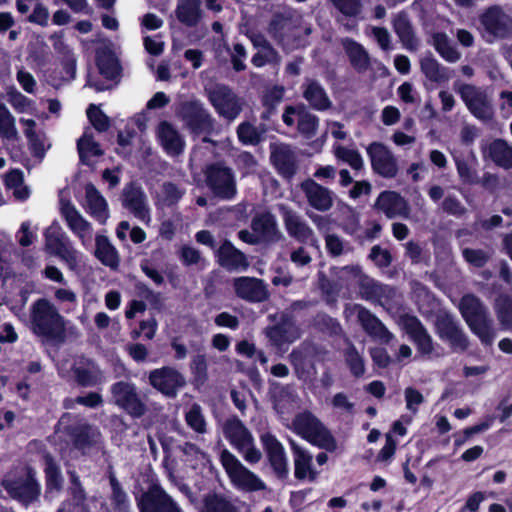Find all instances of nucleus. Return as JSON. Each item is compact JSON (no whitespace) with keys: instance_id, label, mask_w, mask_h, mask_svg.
<instances>
[{"instance_id":"1","label":"nucleus","mask_w":512,"mask_h":512,"mask_svg":"<svg viewBox=\"0 0 512 512\" xmlns=\"http://www.w3.org/2000/svg\"><path fill=\"white\" fill-rule=\"evenodd\" d=\"M267 31L285 51H292L306 45L303 36H309L312 28L304 25L303 16L296 10L287 8L273 14Z\"/></svg>"},{"instance_id":"2","label":"nucleus","mask_w":512,"mask_h":512,"mask_svg":"<svg viewBox=\"0 0 512 512\" xmlns=\"http://www.w3.org/2000/svg\"><path fill=\"white\" fill-rule=\"evenodd\" d=\"M30 329L44 341L62 344L66 340V321L58 309L45 298L38 299L30 309Z\"/></svg>"},{"instance_id":"3","label":"nucleus","mask_w":512,"mask_h":512,"mask_svg":"<svg viewBox=\"0 0 512 512\" xmlns=\"http://www.w3.org/2000/svg\"><path fill=\"white\" fill-rule=\"evenodd\" d=\"M459 311L470 330L485 346L496 338V328L488 307L474 294L464 295L459 302Z\"/></svg>"},{"instance_id":"4","label":"nucleus","mask_w":512,"mask_h":512,"mask_svg":"<svg viewBox=\"0 0 512 512\" xmlns=\"http://www.w3.org/2000/svg\"><path fill=\"white\" fill-rule=\"evenodd\" d=\"M175 115L193 136L211 135L216 131V119L197 98L178 102L175 106Z\"/></svg>"},{"instance_id":"5","label":"nucleus","mask_w":512,"mask_h":512,"mask_svg":"<svg viewBox=\"0 0 512 512\" xmlns=\"http://www.w3.org/2000/svg\"><path fill=\"white\" fill-rule=\"evenodd\" d=\"M204 93L217 115L228 123L235 121L244 109L245 100L226 84L205 86Z\"/></svg>"},{"instance_id":"6","label":"nucleus","mask_w":512,"mask_h":512,"mask_svg":"<svg viewBox=\"0 0 512 512\" xmlns=\"http://www.w3.org/2000/svg\"><path fill=\"white\" fill-rule=\"evenodd\" d=\"M478 30L487 43L512 39V16L500 5H491L479 15Z\"/></svg>"},{"instance_id":"7","label":"nucleus","mask_w":512,"mask_h":512,"mask_svg":"<svg viewBox=\"0 0 512 512\" xmlns=\"http://www.w3.org/2000/svg\"><path fill=\"white\" fill-rule=\"evenodd\" d=\"M292 427L297 434L321 449L332 452L337 448L330 431L310 412L296 415Z\"/></svg>"},{"instance_id":"8","label":"nucleus","mask_w":512,"mask_h":512,"mask_svg":"<svg viewBox=\"0 0 512 512\" xmlns=\"http://www.w3.org/2000/svg\"><path fill=\"white\" fill-rule=\"evenodd\" d=\"M222 431L230 444L244 454L246 461L250 463L260 461L262 454L254 446V438L238 417L234 416L226 419L222 425Z\"/></svg>"},{"instance_id":"9","label":"nucleus","mask_w":512,"mask_h":512,"mask_svg":"<svg viewBox=\"0 0 512 512\" xmlns=\"http://www.w3.org/2000/svg\"><path fill=\"white\" fill-rule=\"evenodd\" d=\"M205 182L212 194L221 200H231L237 194V181L234 170L224 163L208 165L204 171Z\"/></svg>"},{"instance_id":"10","label":"nucleus","mask_w":512,"mask_h":512,"mask_svg":"<svg viewBox=\"0 0 512 512\" xmlns=\"http://www.w3.org/2000/svg\"><path fill=\"white\" fill-rule=\"evenodd\" d=\"M45 249L51 255L63 260L71 270L78 267L77 251L72 247L66 233L57 222H53L44 232Z\"/></svg>"},{"instance_id":"11","label":"nucleus","mask_w":512,"mask_h":512,"mask_svg":"<svg viewBox=\"0 0 512 512\" xmlns=\"http://www.w3.org/2000/svg\"><path fill=\"white\" fill-rule=\"evenodd\" d=\"M220 460L232 483L239 489L252 492L266 489V485L228 450L221 452Z\"/></svg>"},{"instance_id":"12","label":"nucleus","mask_w":512,"mask_h":512,"mask_svg":"<svg viewBox=\"0 0 512 512\" xmlns=\"http://www.w3.org/2000/svg\"><path fill=\"white\" fill-rule=\"evenodd\" d=\"M114 403L133 418H141L148 410L136 386L127 381H118L111 386Z\"/></svg>"},{"instance_id":"13","label":"nucleus","mask_w":512,"mask_h":512,"mask_svg":"<svg viewBox=\"0 0 512 512\" xmlns=\"http://www.w3.org/2000/svg\"><path fill=\"white\" fill-rule=\"evenodd\" d=\"M148 382L155 390L169 398L176 397L178 391L186 385L183 374L172 366H164L150 371Z\"/></svg>"},{"instance_id":"14","label":"nucleus","mask_w":512,"mask_h":512,"mask_svg":"<svg viewBox=\"0 0 512 512\" xmlns=\"http://www.w3.org/2000/svg\"><path fill=\"white\" fill-rule=\"evenodd\" d=\"M435 329L439 338L447 341L453 350L464 352L468 349L469 338L452 315L447 313L437 315Z\"/></svg>"},{"instance_id":"15","label":"nucleus","mask_w":512,"mask_h":512,"mask_svg":"<svg viewBox=\"0 0 512 512\" xmlns=\"http://www.w3.org/2000/svg\"><path fill=\"white\" fill-rule=\"evenodd\" d=\"M140 512H182L177 503L159 485H151L137 499Z\"/></svg>"},{"instance_id":"16","label":"nucleus","mask_w":512,"mask_h":512,"mask_svg":"<svg viewBox=\"0 0 512 512\" xmlns=\"http://www.w3.org/2000/svg\"><path fill=\"white\" fill-rule=\"evenodd\" d=\"M366 150L376 174L388 179L397 176V159L387 146L381 142H372Z\"/></svg>"},{"instance_id":"17","label":"nucleus","mask_w":512,"mask_h":512,"mask_svg":"<svg viewBox=\"0 0 512 512\" xmlns=\"http://www.w3.org/2000/svg\"><path fill=\"white\" fill-rule=\"evenodd\" d=\"M459 94L469 111L482 121L491 120L493 108L486 92L474 85L464 84L459 89Z\"/></svg>"},{"instance_id":"18","label":"nucleus","mask_w":512,"mask_h":512,"mask_svg":"<svg viewBox=\"0 0 512 512\" xmlns=\"http://www.w3.org/2000/svg\"><path fill=\"white\" fill-rule=\"evenodd\" d=\"M1 484L12 498L24 505L36 501L40 495V486L30 472L25 477L17 479L5 478Z\"/></svg>"},{"instance_id":"19","label":"nucleus","mask_w":512,"mask_h":512,"mask_svg":"<svg viewBox=\"0 0 512 512\" xmlns=\"http://www.w3.org/2000/svg\"><path fill=\"white\" fill-rule=\"evenodd\" d=\"M120 200L122 206L143 222L150 221V209L147 196L142 187L136 182H129L123 188Z\"/></svg>"},{"instance_id":"20","label":"nucleus","mask_w":512,"mask_h":512,"mask_svg":"<svg viewBox=\"0 0 512 512\" xmlns=\"http://www.w3.org/2000/svg\"><path fill=\"white\" fill-rule=\"evenodd\" d=\"M352 311L356 313L358 323L371 339L383 344H388L393 339V334L383 322L366 307L354 304Z\"/></svg>"},{"instance_id":"21","label":"nucleus","mask_w":512,"mask_h":512,"mask_svg":"<svg viewBox=\"0 0 512 512\" xmlns=\"http://www.w3.org/2000/svg\"><path fill=\"white\" fill-rule=\"evenodd\" d=\"M60 212L69 229L80 239L83 245H87L92 239V225L70 201H61Z\"/></svg>"},{"instance_id":"22","label":"nucleus","mask_w":512,"mask_h":512,"mask_svg":"<svg viewBox=\"0 0 512 512\" xmlns=\"http://www.w3.org/2000/svg\"><path fill=\"white\" fill-rule=\"evenodd\" d=\"M233 288L235 294L247 302L260 303L269 298L267 285L255 277H237L233 279Z\"/></svg>"},{"instance_id":"23","label":"nucleus","mask_w":512,"mask_h":512,"mask_svg":"<svg viewBox=\"0 0 512 512\" xmlns=\"http://www.w3.org/2000/svg\"><path fill=\"white\" fill-rule=\"evenodd\" d=\"M278 209L282 216L285 229L290 237L300 243H306L314 237L312 228L298 212L284 204H280Z\"/></svg>"},{"instance_id":"24","label":"nucleus","mask_w":512,"mask_h":512,"mask_svg":"<svg viewBox=\"0 0 512 512\" xmlns=\"http://www.w3.org/2000/svg\"><path fill=\"white\" fill-rule=\"evenodd\" d=\"M308 204L319 212L329 211L334 204V193L313 179H306L300 184Z\"/></svg>"},{"instance_id":"25","label":"nucleus","mask_w":512,"mask_h":512,"mask_svg":"<svg viewBox=\"0 0 512 512\" xmlns=\"http://www.w3.org/2000/svg\"><path fill=\"white\" fill-rule=\"evenodd\" d=\"M357 284L362 299L381 306L395 296L396 291L393 287L382 284L366 274L360 276Z\"/></svg>"},{"instance_id":"26","label":"nucleus","mask_w":512,"mask_h":512,"mask_svg":"<svg viewBox=\"0 0 512 512\" xmlns=\"http://www.w3.org/2000/svg\"><path fill=\"white\" fill-rule=\"evenodd\" d=\"M66 433L70 437L73 446L85 451L101 443V433L97 427L87 422H77L66 427Z\"/></svg>"},{"instance_id":"27","label":"nucleus","mask_w":512,"mask_h":512,"mask_svg":"<svg viewBox=\"0 0 512 512\" xmlns=\"http://www.w3.org/2000/svg\"><path fill=\"white\" fill-rule=\"evenodd\" d=\"M271 161L279 174L284 178L291 179L297 172L298 163L295 151L288 144H272Z\"/></svg>"},{"instance_id":"28","label":"nucleus","mask_w":512,"mask_h":512,"mask_svg":"<svg viewBox=\"0 0 512 512\" xmlns=\"http://www.w3.org/2000/svg\"><path fill=\"white\" fill-rule=\"evenodd\" d=\"M275 474L284 479L288 474L287 458L282 444L269 432L260 437Z\"/></svg>"},{"instance_id":"29","label":"nucleus","mask_w":512,"mask_h":512,"mask_svg":"<svg viewBox=\"0 0 512 512\" xmlns=\"http://www.w3.org/2000/svg\"><path fill=\"white\" fill-rule=\"evenodd\" d=\"M85 209L100 225H105L110 217L108 202L93 183L85 185Z\"/></svg>"},{"instance_id":"30","label":"nucleus","mask_w":512,"mask_h":512,"mask_svg":"<svg viewBox=\"0 0 512 512\" xmlns=\"http://www.w3.org/2000/svg\"><path fill=\"white\" fill-rule=\"evenodd\" d=\"M392 27L405 49L409 51H416L418 49L420 41L407 12L401 11L394 15Z\"/></svg>"},{"instance_id":"31","label":"nucleus","mask_w":512,"mask_h":512,"mask_svg":"<svg viewBox=\"0 0 512 512\" xmlns=\"http://www.w3.org/2000/svg\"><path fill=\"white\" fill-rule=\"evenodd\" d=\"M265 333L270 342L276 347H281L285 343H292L299 338L298 330L292 318L287 314H282L280 321L274 326L268 327Z\"/></svg>"},{"instance_id":"32","label":"nucleus","mask_w":512,"mask_h":512,"mask_svg":"<svg viewBox=\"0 0 512 512\" xmlns=\"http://www.w3.org/2000/svg\"><path fill=\"white\" fill-rule=\"evenodd\" d=\"M157 136L163 149L171 156L183 153L185 141L180 132L168 121H161L157 127Z\"/></svg>"},{"instance_id":"33","label":"nucleus","mask_w":512,"mask_h":512,"mask_svg":"<svg viewBox=\"0 0 512 512\" xmlns=\"http://www.w3.org/2000/svg\"><path fill=\"white\" fill-rule=\"evenodd\" d=\"M403 324L407 334L415 342L418 351L423 355H430L434 350L433 340L419 319L414 316H407L404 318Z\"/></svg>"},{"instance_id":"34","label":"nucleus","mask_w":512,"mask_h":512,"mask_svg":"<svg viewBox=\"0 0 512 512\" xmlns=\"http://www.w3.org/2000/svg\"><path fill=\"white\" fill-rule=\"evenodd\" d=\"M218 263L228 271L246 269L249 265L246 255L234 247L229 240H224L216 250Z\"/></svg>"},{"instance_id":"35","label":"nucleus","mask_w":512,"mask_h":512,"mask_svg":"<svg viewBox=\"0 0 512 512\" xmlns=\"http://www.w3.org/2000/svg\"><path fill=\"white\" fill-rule=\"evenodd\" d=\"M293 455H294V475L298 480L308 478L310 481H315L318 472L313 468L312 455L298 445L294 440H289Z\"/></svg>"},{"instance_id":"36","label":"nucleus","mask_w":512,"mask_h":512,"mask_svg":"<svg viewBox=\"0 0 512 512\" xmlns=\"http://www.w3.org/2000/svg\"><path fill=\"white\" fill-rule=\"evenodd\" d=\"M341 45L352 68L360 74L367 72L371 66L368 51L360 43L348 37L341 40Z\"/></svg>"},{"instance_id":"37","label":"nucleus","mask_w":512,"mask_h":512,"mask_svg":"<svg viewBox=\"0 0 512 512\" xmlns=\"http://www.w3.org/2000/svg\"><path fill=\"white\" fill-rule=\"evenodd\" d=\"M251 229L261 237L263 242H277L283 238L282 233L278 230L275 216L270 212L253 217Z\"/></svg>"},{"instance_id":"38","label":"nucleus","mask_w":512,"mask_h":512,"mask_svg":"<svg viewBox=\"0 0 512 512\" xmlns=\"http://www.w3.org/2000/svg\"><path fill=\"white\" fill-rule=\"evenodd\" d=\"M302 88L303 98L309 103L312 109L316 111H326L332 107V101L323 86L317 80L306 79Z\"/></svg>"},{"instance_id":"39","label":"nucleus","mask_w":512,"mask_h":512,"mask_svg":"<svg viewBox=\"0 0 512 512\" xmlns=\"http://www.w3.org/2000/svg\"><path fill=\"white\" fill-rule=\"evenodd\" d=\"M316 346L310 342H303L297 348H294L288 355V359L293 366L296 377L300 380L308 376L307 366L316 353Z\"/></svg>"},{"instance_id":"40","label":"nucleus","mask_w":512,"mask_h":512,"mask_svg":"<svg viewBox=\"0 0 512 512\" xmlns=\"http://www.w3.org/2000/svg\"><path fill=\"white\" fill-rule=\"evenodd\" d=\"M201 0H178L175 16L186 27H196L202 20L204 12Z\"/></svg>"},{"instance_id":"41","label":"nucleus","mask_w":512,"mask_h":512,"mask_svg":"<svg viewBox=\"0 0 512 512\" xmlns=\"http://www.w3.org/2000/svg\"><path fill=\"white\" fill-rule=\"evenodd\" d=\"M375 207L385 213L388 218H394L404 208V199L396 192H382L375 203Z\"/></svg>"},{"instance_id":"42","label":"nucleus","mask_w":512,"mask_h":512,"mask_svg":"<svg viewBox=\"0 0 512 512\" xmlns=\"http://www.w3.org/2000/svg\"><path fill=\"white\" fill-rule=\"evenodd\" d=\"M95 242V256L97 259L105 266L116 269L119 265V257L109 239L104 235H97Z\"/></svg>"},{"instance_id":"43","label":"nucleus","mask_w":512,"mask_h":512,"mask_svg":"<svg viewBox=\"0 0 512 512\" xmlns=\"http://www.w3.org/2000/svg\"><path fill=\"white\" fill-rule=\"evenodd\" d=\"M200 512H239V509L226 496L209 493L203 498Z\"/></svg>"},{"instance_id":"44","label":"nucleus","mask_w":512,"mask_h":512,"mask_svg":"<svg viewBox=\"0 0 512 512\" xmlns=\"http://www.w3.org/2000/svg\"><path fill=\"white\" fill-rule=\"evenodd\" d=\"M489 156L492 161L504 168H512V146L502 139H497L489 145Z\"/></svg>"},{"instance_id":"45","label":"nucleus","mask_w":512,"mask_h":512,"mask_svg":"<svg viewBox=\"0 0 512 512\" xmlns=\"http://www.w3.org/2000/svg\"><path fill=\"white\" fill-rule=\"evenodd\" d=\"M346 348L343 352L345 363L349 367L351 374L355 377H361L365 373V361L360 355L355 345L348 338H344Z\"/></svg>"},{"instance_id":"46","label":"nucleus","mask_w":512,"mask_h":512,"mask_svg":"<svg viewBox=\"0 0 512 512\" xmlns=\"http://www.w3.org/2000/svg\"><path fill=\"white\" fill-rule=\"evenodd\" d=\"M493 307L501 329L512 330V298L501 294L495 299Z\"/></svg>"},{"instance_id":"47","label":"nucleus","mask_w":512,"mask_h":512,"mask_svg":"<svg viewBox=\"0 0 512 512\" xmlns=\"http://www.w3.org/2000/svg\"><path fill=\"white\" fill-rule=\"evenodd\" d=\"M267 132V128L264 124L254 126L250 122H242L237 127V136L240 142L245 145H258Z\"/></svg>"},{"instance_id":"48","label":"nucleus","mask_w":512,"mask_h":512,"mask_svg":"<svg viewBox=\"0 0 512 512\" xmlns=\"http://www.w3.org/2000/svg\"><path fill=\"white\" fill-rule=\"evenodd\" d=\"M420 68L424 75L432 82L442 83L450 78L447 69L441 66L432 56L422 58Z\"/></svg>"},{"instance_id":"49","label":"nucleus","mask_w":512,"mask_h":512,"mask_svg":"<svg viewBox=\"0 0 512 512\" xmlns=\"http://www.w3.org/2000/svg\"><path fill=\"white\" fill-rule=\"evenodd\" d=\"M319 127V118L308 111L304 105H300L297 130L305 139H312Z\"/></svg>"},{"instance_id":"50","label":"nucleus","mask_w":512,"mask_h":512,"mask_svg":"<svg viewBox=\"0 0 512 512\" xmlns=\"http://www.w3.org/2000/svg\"><path fill=\"white\" fill-rule=\"evenodd\" d=\"M77 149L80 160L85 165H91L90 158L92 156L99 157L104 154L99 143L94 141L93 136L87 132L78 140Z\"/></svg>"},{"instance_id":"51","label":"nucleus","mask_w":512,"mask_h":512,"mask_svg":"<svg viewBox=\"0 0 512 512\" xmlns=\"http://www.w3.org/2000/svg\"><path fill=\"white\" fill-rule=\"evenodd\" d=\"M432 39L434 48L446 61L454 63L460 59V53L451 45L445 33H435Z\"/></svg>"},{"instance_id":"52","label":"nucleus","mask_w":512,"mask_h":512,"mask_svg":"<svg viewBox=\"0 0 512 512\" xmlns=\"http://www.w3.org/2000/svg\"><path fill=\"white\" fill-rule=\"evenodd\" d=\"M284 96V88L281 86H274L266 91L262 97V104L265 111L261 114L263 120H269L271 115L274 114L276 107L280 104Z\"/></svg>"},{"instance_id":"53","label":"nucleus","mask_w":512,"mask_h":512,"mask_svg":"<svg viewBox=\"0 0 512 512\" xmlns=\"http://www.w3.org/2000/svg\"><path fill=\"white\" fill-rule=\"evenodd\" d=\"M160 202L167 207H173L179 203L185 194V189L173 182H164L161 186Z\"/></svg>"},{"instance_id":"54","label":"nucleus","mask_w":512,"mask_h":512,"mask_svg":"<svg viewBox=\"0 0 512 512\" xmlns=\"http://www.w3.org/2000/svg\"><path fill=\"white\" fill-rule=\"evenodd\" d=\"M314 325L318 330L327 333L330 336H339L343 334L341 324L336 319L325 313H319L315 316Z\"/></svg>"},{"instance_id":"55","label":"nucleus","mask_w":512,"mask_h":512,"mask_svg":"<svg viewBox=\"0 0 512 512\" xmlns=\"http://www.w3.org/2000/svg\"><path fill=\"white\" fill-rule=\"evenodd\" d=\"M334 155L338 160L347 163L355 170H361L363 168V159L357 150L349 149L342 145H336L334 147Z\"/></svg>"},{"instance_id":"56","label":"nucleus","mask_w":512,"mask_h":512,"mask_svg":"<svg viewBox=\"0 0 512 512\" xmlns=\"http://www.w3.org/2000/svg\"><path fill=\"white\" fill-rule=\"evenodd\" d=\"M0 136L6 139L17 138L15 118L3 103H0Z\"/></svg>"},{"instance_id":"57","label":"nucleus","mask_w":512,"mask_h":512,"mask_svg":"<svg viewBox=\"0 0 512 512\" xmlns=\"http://www.w3.org/2000/svg\"><path fill=\"white\" fill-rule=\"evenodd\" d=\"M45 464L47 488L50 490L60 491L62 489L63 479L58 465L51 456L45 457Z\"/></svg>"},{"instance_id":"58","label":"nucleus","mask_w":512,"mask_h":512,"mask_svg":"<svg viewBox=\"0 0 512 512\" xmlns=\"http://www.w3.org/2000/svg\"><path fill=\"white\" fill-rule=\"evenodd\" d=\"M187 425L198 434L206 433V421L199 404L194 403L185 415Z\"/></svg>"},{"instance_id":"59","label":"nucleus","mask_w":512,"mask_h":512,"mask_svg":"<svg viewBox=\"0 0 512 512\" xmlns=\"http://www.w3.org/2000/svg\"><path fill=\"white\" fill-rule=\"evenodd\" d=\"M463 258L472 266L481 268L487 264L492 257V251L483 249L464 248Z\"/></svg>"},{"instance_id":"60","label":"nucleus","mask_w":512,"mask_h":512,"mask_svg":"<svg viewBox=\"0 0 512 512\" xmlns=\"http://www.w3.org/2000/svg\"><path fill=\"white\" fill-rule=\"evenodd\" d=\"M281 56L277 50L271 46L269 48L260 49L252 57V64L256 67H262L267 63L278 65L281 63Z\"/></svg>"},{"instance_id":"61","label":"nucleus","mask_w":512,"mask_h":512,"mask_svg":"<svg viewBox=\"0 0 512 512\" xmlns=\"http://www.w3.org/2000/svg\"><path fill=\"white\" fill-rule=\"evenodd\" d=\"M98 67L100 73L110 80L119 76L121 70L118 60L112 55L100 57L98 59Z\"/></svg>"},{"instance_id":"62","label":"nucleus","mask_w":512,"mask_h":512,"mask_svg":"<svg viewBox=\"0 0 512 512\" xmlns=\"http://www.w3.org/2000/svg\"><path fill=\"white\" fill-rule=\"evenodd\" d=\"M74 374L77 383L83 387L95 386L101 380V373L99 370H89L77 367L74 369Z\"/></svg>"},{"instance_id":"63","label":"nucleus","mask_w":512,"mask_h":512,"mask_svg":"<svg viewBox=\"0 0 512 512\" xmlns=\"http://www.w3.org/2000/svg\"><path fill=\"white\" fill-rule=\"evenodd\" d=\"M87 116L97 131L104 132L108 130L110 126L109 118L96 105L91 104L89 106Z\"/></svg>"},{"instance_id":"64","label":"nucleus","mask_w":512,"mask_h":512,"mask_svg":"<svg viewBox=\"0 0 512 512\" xmlns=\"http://www.w3.org/2000/svg\"><path fill=\"white\" fill-rule=\"evenodd\" d=\"M345 16L356 17L362 12L361 0H330Z\"/></svg>"}]
</instances>
